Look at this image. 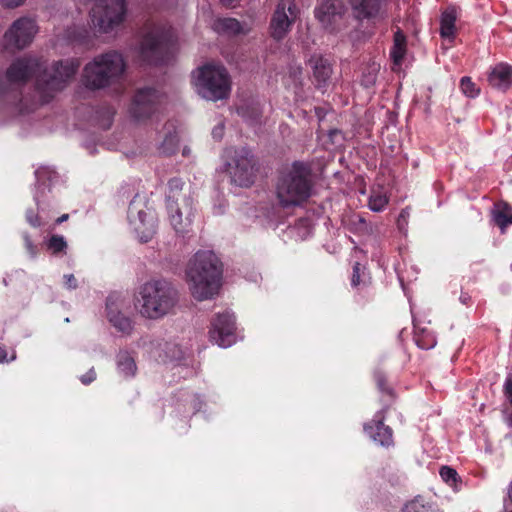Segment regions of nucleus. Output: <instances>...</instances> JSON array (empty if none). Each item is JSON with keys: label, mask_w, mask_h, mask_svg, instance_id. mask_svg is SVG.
Wrapping results in <instances>:
<instances>
[{"label": "nucleus", "mask_w": 512, "mask_h": 512, "mask_svg": "<svg viewBox=\"0 0 512 512\" xmlns=\"http://www.w3.org/2000/svg\"><path fill=\"white\" fill-rule=\"evenodd\" d=\"M128 217L134 226L141 242L146 243L152 239L156 232L157 218L153 211L137 209L135 202H131Z\"/></svg>", "instance_id": "12"}, {"label": "nucleus", "mask_w": 512, "mask_h": 512, "mask_svg": "<svg viewBox=\"0 0 512 512\" xmlns=\"http://www.w3.org/2000/svg\"><path fill=\"white\" fill-rule=\"evenodd\" d=\"M508 498L512 501V482L510 483L508 488Z\"/></svg>", "instance_id": "50"}, {"label": "nucleus", "mask_w": 512, "mask_h": 512, "mask_svg": "<svg viewBox=\"0 0 512 512\" xmlns=\"http://www.w3.org/2000/svg\"><path fill=\"white\" fill-rule=\"evenodd\" d=\"M456 11L454 8L447 9L441 16L440 35L443 38H453L455 32Z\"/></svg>", "instance_id": "24"}, {"label": "nucleus", "mask_w": 512, "mask_h": 512, "mask_svg": "<svg viewBox=\"0 0 512 512\" xmlns=\"http://www.w3.org/2000/svg\"><path fill=\"white\" fill-rule=\"evenodd\" d=\"M125 0H97L91 10V20L100 32L107 33L124 20Z\"/></svg>", "instance_id": "8"}, {"label": "nucleus", "mask_w": 512, "mask_h": 512, "mask_svg": "<svg viewBox=\"0 0 512 512\" xmlns=\"http://www.w3.org/2000/svg\"><path fill=\"white\" fill-rule=\"evenodd\" d=\"M167 207L175 208L176 204L193 203L191 187L185 185L180 178H172L168 182L166 196Z\"/></svg>", "instance_id": "18"}, {"label": "nucleus", "mask_w": 512, "mask_h": 512, "mask_svg": "<svg viewBox=\"0 0 512 512\" xmlns=\"http://www.w3.org/2000/svg\"><path fill=\"white\" fill-rule=\"evenodd\" d=\"M490 85L499 90H507L512 85V67L500 63L496 65L488 76Z\"/></svg>", "instance_id": "21"}, {"label": "nucleus", "mask_w": 512, "mask_h": 512, "mask_svg": "<svg viewBox=\"0 0 512 512\" xmlns=\"http://www.w3.org/2000/svg\"><path fill=\"white\" fill-rule=\"evenodd\" d=\"M186 274L189 289L196 300L210 299L218 293L222 268L213 252H197L190 260Z\"/></svg>", "instance_id": "3"}, {"label": "nucleus", "mask_w": 512, "mask_h": 512, "mask_svg": "<svg viewBox=\"0 0 512 512\" xmlns=\"http://www.w3.org/2000/svg\"><path fill=\"white\" fill-rule=\"evenodd\" d=\"M359 222L360 223H365V220L362 217H359Z\"/></svg>", "instance_id": "52"}, {"label": "nucleus", "mask_w": 512, "mask_h": 512, "mask_svg": "<svg viewBox=\"0 0 512 512\" xmlns=\"http://www.w3.org/2000/svg\"><path fill=\"white\" fill-rule=\"evenodd\" d=\"M460 88L462 92L470 97L474 98L479 94V89L476 88L475 84L472 82L470 77H463L460 81Z\"/></svg>", "instance_id": "33"}, {"label": "nucleus", "mask_w": 512, "mask_h": 512, "mask_svg": "<svg viewBox=\"0 0 512 512\" xmlns=\"http://www.w3.org/2000/svg\"><path fill=\"white\" fill-rule=\"evenodd\" d=\"M218 29L229 34H238L241 31V25L236 19L224 18L219 20Z\"/></svg>", "instance_id": "31"}, {"label": "nucleus", "mask_w": 512, "mask_h": 512, "mask_svg": "<svg viewBox=\"0 0 512 512\" xmlns=\"http://www.w3.org/2000/svg\"><path fill=\"white\" fill-rule=\"evenodd\" d=\"M255 159L250 151L242 148L235 151L232 161L228 164V171L232 182L240 187H249L255 180Z\"/></svg>", "instance_id": "9"}, {"label": "nucleus", "mask_w": 512, "mask_h": 512, "mask_svg": "<svg viewBox=\"0 0 512 512\" xmlns=\"http://www.w3.org/2000/svg\"><path fill=\"white\" fill-rule=\"evenodd\" d=\"M384 411L376 414L375 418L364 425V431L368 436L383 447L393 445V432L389 426L384 424Z\"/></svg>", "instance_id": "16"}, {"label": "nucleus", "mask_w": 512, "mask_h": 512, "mask_svg": "<svg viewBox=\"0 0 512 512\" xmlns=\"http://www.w3.org/2000/svg\"><path fill=\"white\" fill-rule=\"evenodd\" d=\"M177 141L174 136H167L162 143L163 153L170 155L176 151Z\"/></svg>", "instance_id": "36"}, {"label": "nucleus", "mask_w": 512, "mask_h": 512, "mask_svg": "<svg viewBox=\"0 0 512 512\" xmlns=\"http://www.w3.org/2000/svg\"><path fill=\"white\" fill-rule=\"evenodd\" d=\"M2 5L8 8H15L23 4L24 0H1Z\"/></svg>", "instance_id": "46"}, {"label": "nucleus", "mask_w": 512, "mask_h": 512, "mask_svg": "<svg viewBox=\"0 0 512 512\" xmlns=\"http://www.w3.org/2000/svg\"><path fill=\"white\" fill-rule=\"evenodd\" d=\"M172 44L173 34L170 29L151 26L142 37L140 56L148 64H161L169 58Z\"/></svg>", "instance_id": "7"}, {"label": "nucleus", "mask_w": 512, "mask_h": 512, "mask_svg": "<svg viewBox=\"0 0 512 512\" xmlns=\"http://www.w3.org/2000/svg\"><path fill=\"white\" fill-rule=\"evenodd\" d=\"M294 75L296 74H301V68L300 67H297L295 70H294Z\"/></svg>", "instance_id": "51"}, {"label": "nucleus", "mask_w": 512, "mask_h": 512, "mask_svg": "<svg viewBox=\"0 0 512 512\" xmlns=\"http://www.w3.org/2000/svg\"><path fill=\"white\" fill-rule=\"evenodd\" d=\"M355 17L359 20L376 17L382 0H349Z\"/></svg>", "instance_id": "22"}, {"label": "nucleus", "mask_w": 512, "mask_h": 512, "mask_svg": "<svg viewBox=\"0 0 512 512\" xmlns=\"http://www.w3.org/2000/svg\"><path fill=\"white\" fill-rule=\"evenodd\" d=\"M96 113L100 127L109 129L112 125L115 110L111 106H103Z\"/></svg>", "instance_id": "29"}, {"label": "nucleus", "mask_w": 512, "mask_h": 512, "mask_svg": "<svg viewBox=\"0 0 512 512\" xmlns=\"http://www.w3.org/2000/svg\"><path fill=\"white\" fill-rule=\"evenodd\" d=\"M493 218L500 228L507 227L512 224V207L507 203L497 204L493 211Z\"/></svg>", "instance_id": "25"}, {"label": "nucleus", "mask_w": 512, "mask_h": 512, "mask_svg": "<svg viewBox=\"0 0 512 512\" xmlns=\"http://www.w3.org/2000/svg\"><path fill=\"white\" fill-rule=\"evenodd\" d=\"M504 390L509 398L510 403L512 404V374L507 378Z\"/></svg>", "instance_id": "45"}, {"label": "nucleus", "mask_w": 512, "mask_h": 512, "mask_svg": "<svg viewBox=\"0 0 512 512\" xmlns=\"http://www.w3.org/2000/svg\"><path fill=\"white\" fill-rule=\"evenodd\" d=\"M26 220L34 228L42 226V221L36 211L28 209L26 211Z\"/></svg>", "instance_id": "37"}, {"label": "nucleus", "mask_w": 512, "mask_h": 512, "mask_svg": "<svg viewBox=\"0 0 512 512\" xmlns=\"http://www.w3.org/2000/svg\"><path fill=\"white\" fill-rule=\"evenodd\" d=\"M79 65L77 60L67 59L55 62L47 69L36 57H21L7 68L5 79L11 86L22 87L31 77L36 76V90L42 103H48L75 75Z\"/></svg>", "instance_id": "1"}, {"label": "nucleus", "mask_w": 512, "mask_h": 512, "mask_svg": "<svg viewBox=\"0 0 512 512\" xmlns=\"http://www.w3.org/2000/svg\"><path fill=\"white\" fill-rule=\"evenodd\" d=\"M221 3L225 6H232L237 0H220Z\"/></svg>", "instance_id": "49"}, {"label": "nucleus", "mask_w": 512, "mask_h": 512, "mask_svg": "<svg viewBox=\"0 0 512 512\" xmlns=\"http://www.w3.org/2000/svg\"><path fill=\"white\" fill-rule=\"evenodd\" d=\"M107 317L109 322L120 332L129 334L132 330L131 320L123 315L114 301V296H109L106 302Z\"/></svg>", "instance_id": "20"}, {"label": "nucleus", "mask_w": 512, "mask_h": 512, "mask_svg": "<svg viewBox=\"0 0 512 512\" xmlns=\"http://www.w3.org/2000/svg\"><path fill=\"white\" fill-rule=\"evenodd\" d=\"M297 7L293 0H280L270 22V35L276 41L283 40L289 33Z\"/></svg>", "instance_id": "10"}, {"label": "nucleus", "mask_w": 512, "mask_h": 512, "mask_svg": "<svg viewBox=\"0 0 512 512\" xmlns=\"http://www.w3.org/2000/svg\"><path fill=\"white\" fill-rule=\"evenodd\" d=\"M352 285L358 286L360 283V264L356 262L353 266Z\"/></svg>", "instance_id": "41"}, {"label": "nucleus", "mask_w": 512, "mask_h": 512, "mask_svg": "<svg viewBox=\"0 0 512 512\" xmlns=\"http://www.w3.org/2000/svg\"><path fill=\"white\" fill-rule=\"evenodd\" d=\"M312 190L311 168L308 164L295 161L279 177L276 195L283 208L300 206L310 196Z\"/></svg>", "instance_id": "4"}, {"label": "nucleus", "mask_w": 512, "mask_h": 512, "mask_svg": "<svg viewBox=\"0 0 512 512\" xmlns=\"http://www.w3.org/2000/svg\"><path fill=\"white\" fill-rule=\"evenodd\" d=\"M308 64L313 71V78L317 88L325 87L332 75L331 63L321 55H313L309 59Z\"/></svg>", "instance_id": "19"}, {"label": "nucleus", "mask_w": 512, "mask_h": 512, "mask_svg": "<svg viewBox=\"0 0 512 512\" xmlns=\"http://www.w3.org/2000/svg\"><path fill=\"white\" fill-rule=\"evenodd\" d=\"M96 379V372L93 368H91L86 374L80 377L81 382L84 385H88L92 383Z\"/></svg>", "instance_id": "40"}, {"label": "nucleus", "mask_w": 512, "mask_h": 512, "mask_svg": "<svg viewBox=\"0 0 512 512\" xmlns=\"http://www.w3.org/2000/svg\"><path fill=\"white\" fill-rule=\"evenodd\" d=\"M117 368L124 377H133L136 374L137 366L134 358L127 351H120L117 354Z\"/></svg>", "instance_id": "23"}, {"label": "nucleus", "mask_w": 512, "mask_h": 512, "mask_svg": "<svg viewBox=\"0 0 512 512\" xmlns=\"http://www.w3.org/2000/svg\"><path fill=\"white\" fill-rule=\"evenodd\" d=\"M405 51L406 36L400 29H398L394 33V46L391 50V57L393 58L395 64H400L402 62Z\"/></svg>", "instance_id": "26"}, {"label": "nucleus", "mask_w": 512, "mask_h": 512, "mask_svg": "<svg viewBox=\"0 0 512 512\" xmlns=\"http://www.w3.org/2000/svg\"><path fill=\"white\" fill-rule=\"evenodd\" d=\"M179 302L180 291L168 279H151L139 288L137 303L144 318L158 320L174 314Z\"/></svg>", "instance_id": "2"}, {"label": "nucleus", "mask_w": 512, "mask_h": 512, "mask_svg": "<svg viewBox=\"0 0 512 512\" xmlns=\"http://www.w3.org/2000/svg\"><path fill=\"white\" fill-rule=\"evenodd\" d=\"M346 7L342 0H323L315 9V16L326 29H335L342 20Z\"/></svg>", "instance_id": "15"}, {"label": "nucleus", "mask_w": 512, "mask_h": 512, "mask_svg": "<svg viewBox=\"0 0 512 512\" xmlns=\"http://www.w3.org/2000/svg\"><path fill=\"white\" fill-rule=\"evenodd\" d=\"M36 31V24L32 19L27 17L17 19L4 35L6 48H25L32 42Z\"/></svg>", "instance_id": "11"}, {"label": "nucleus", "mask_w": 512, "mask_h": 512, "mask_svg": "<svg viewBox=\"0 0 512 512\" xmlns=\"http://www.w3.org/2000/svg\"><path fill=\"white\" fill-rule=\"evenodd\" d=\"M67 242L61 235H52L47 242V249L54 255L66 254Z\"/></svg>", "instance_id": "28"}, {"label": "nucleus", "mask_w": 512, "mask_h": 512, "mask_svg": "<svg viewBox=\"0 0 512 512\" xmlns=\"http://www.w3.org/2000/svg\"><path fill=\"white\" fill-rule=\"evenodd\" d=\"M210 340L226 348L235 342V318L230 313L218 314L211 322Z\"/></svg>", "instance_id": "13"}, {"label": "nucleus", "mask_w": 512, "mask_h": 512, "mask_svg": "<svg viewBox=\"0 0 512 512\" xmlns=\"http://www.w3.org/2000/svg\"><path fill=\"white\" fill-rule=\"evenodd\" d=\"M328 137L333 144L338 143L339 140L342 139V132L338 129H331L328 133Z\"/></svg>", "instance_id": "43"}, {"label": "nucleus", "mask_w": 512, "mask_h": 512, "mask_svg": "<svg viewBox=\"0 0 512 512\" xmlns=\"http://www.w3.org/2000/svg\"><path fill=\"white\" fill-rule=\"evenodd\" d=\"M7 361V352L4 348L0 347V362Z\"/></svg>", "instance_id": "47"}, {"label": "nucleus", "mask_w": 512, "mask_h": 512, "mask_svg": "<svg viewBox=\"0 0 512 512\" xmlns=\"http://www.w3.org/2000/svg\"><path fill=\"white\" fill-rule=\"evenodd\" d=\"M68 218H69V215H68V214H63V215H61L60 217H58V218H57L56 223H57V224H61V223H63L64 221H67V220H68Z\"/></svg>", "instance_id": "48"}, {"label": "nucleus", "mask_w": 512, "mask_h": 512, "mask_svg": "<svg viewBox=\"0 0 512 512\" xmlns=\"http://www.w3.org/2000/svg\"><path fill=\"white\" fill-rule=\"evenodd\" d=\"M158 91L154 88H143L135 94L131 107V116L140 121L149 118L157 109Z\"/></svg>", "instance_id": "14"}, {"label": "nucleus", "mask_w": 512, "mask_h": 512, "mask_svg": "<svg viewBox=\"0 0 512 512\" xmlns=\"http://www.w3.org/2000/svg\"><path fill=\"white\" fill-rule=\"evenodd\" d=\"M388 203V199L383 194H373L369 198V208L374 212L382 211Z\"/></svg>", "instance_id": "32"}, {"label": "nucleus", "mask_w": 512, "mask_h": 512, "mask_svg": "<svg viewBox=\"0 0 512 512\" xmlns=\"http://www.w3.org/2000/svg\"><path fill=\"white\" fill-rule=\"evenodd\" d=\"M186 154H188V150L185 148V149L183 150V155H186Z\"/></svg>", "instance_id": "53"}, {"label": "nucleus", "mask_w": 512, "mask_h": 512, "mask_svg": "<svg viewBox=\"0 0 512 512\" xmlns=\"http://www.w3.org/2000/svg\"><path fill=\"white\" fill-rule=\"evenodd\" d=\"M403 512H438L437 509H435L430 504H425L420 500L419 498H415L411 502L407 503L403 510Z\"/></svg>", "instance_id": "30"}, {"label": "nucleus", "mask_w": 512, "mask_h": 512, "mask_svg": "<svg viewBox=\"0 0 512 512\" xmlns=\"http://www.w3.org/2000/svg\"><path fill=\"white\" fill-rule=\"evenodd\" d=\"M378 70L379 67H377L375 64L369 67L367 72H364L362 75L361 84L366 88L373 86L377 79Z\"/></svg>", "instance_id": "34"}, {"label": "nucleus", "mask_w": 512, "mask_h": 512, "mask_svg": "<svg viewBox=\"0 0 512 512\" xmlns=\"http://www.w3.org/2000/svg\"><path fill=\"white\" fill-rule=\"evenodd\" d=\"M171 225L178 234L184 235L189 231L193 216V203L176 204L175 208L167 207Z\"/></svg>", "instance_id": "17"}, {"label": "nucleus", "mask_w": 512, "mask_h": 512, "mask_svg": "<svg viewBox=\"0 0 512 512\" xmlns=\"http://www.w3.org/2000/svg\"><path fill=\"white\" fill-rule=\"evenodd\" d=\"M24 242L25 247L31 257H35L37 255V247L33 244L30 236L28 234H24Z\"/></svg>", "instance_id": "39"}, {"label": "nucleus", "mask_w": 512, "mask_h": 512, "mask_svg": "<svg viewBox=\"0 0 512 512\" xmlns=\"http://www.w3.org/2000/svg\"><path fill=\"white\" fill-rule=\"evenodd\" d=\"M238 114L250 122L251 124L257 123L261 117V110L256 104H244L237 109Z\"/></svg>", "instance_id": "27"}, {"label": "nucleus", "mask_w": 512, "mask_h": 512, "mask_svg": "<svg viewBox=\"0 0 512 512\" xmlns=\"http://www.w3.org/2000/svg\"><path fill=\"white\" fill-rule=\"evenodd\" d=\"M195 84L198 94L211 101L225 99L230 92L229 74L219 65L207 64L199 68Z\"/></svg>", "instance_id": "6"}, {"label": "nucleus", "mask_w": 512, "mask_h": 512, "mask_svg": "<svg viewBox=\"0 0 512 512\" xmlns=\"http://www.w3.org/2000/svg\"><path fill=\"white\" fill-rule=\"evenodd\" d=\"M65 285L68 289L77 288V280L73 274L64 275Z\"/></svg>", "instance_id": "42"}, {"label": "nucleus", "mask_w": 512, "mask_h": 512, "mask_svg": "<svg viewBox=\"0 0 512 512\" xmlns=\"http://www.w3.org/2000/svg\"><path fill=\"white\" fill-rule=\"evenodd\" d=\"M125 70L122 55L109 51L94 58L84 68L83 83L89 89H101L117 80Z\"/></svg>", "instance_id": "5"}, {"label": "nucleus", "mask_w": 512, "mask_h": 512, "mask_svg": "<svg viewBox=\"0 0 512 512\" xmlns=\"http://www.w3.org/2000/svg\"><path fill=\"white\" fill-rule=\"evenodd\" d=\"M440 476L443 479V481L450 485L456 484L458 480V473L456 472V470L448 466L441 467Z\"/></svg>", "instance_id": "35"}, {"label": "nucleus", "mask_w": 512, "mask_h": 512, "mask_svg": "<svg viewBox=\"0 0 512 512\" xmlns=\"http://www.w3.org/2000/svg\"><path fill=\"white\" fill-rule=\"evenodd\" d=\"M375 380H376V383H377V386L378 388L381 390V391H386L387 393L391 394L392 393V390L391 389H388L386 387V378H385V375L381 372H376L375 373Z\"/></svg>", "instance_id": "38"}, {"label": "nucleus", "mask_w": 512, "mask_h": 512, "mask_svg": "<svg viewBox=\"0 0 512 512\" xmlns=\"http://www.w3.org/2000/svg\"><path fill=\"white\" fill-rule=\"evenodd\" d=\"M224 135V125L220 123L219 125L215 126L212 130V136L214 139L220 140L222 139Z\"/></svg>", "instance_id": "44"}]
</instances>
